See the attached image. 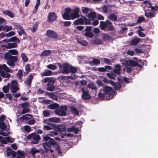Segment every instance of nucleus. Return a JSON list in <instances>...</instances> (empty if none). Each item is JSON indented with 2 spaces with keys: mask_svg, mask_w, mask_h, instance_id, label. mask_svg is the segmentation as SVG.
Returning a JSON list of instances; mask_svg holds the SVG:
<instances>
[{
  "mask_svg": "<svg viewBox=\"0 0 158 158\" xmlns=\"http://www.w3.org/2000/svg\"><path fill=\"white\" fill-rule=\"evenodd\" d=\"M103 91L106 95V99L109 100L112 98L115 92L113 89L111 87L108 86H104L103 88Z\"/></svg>",
  "mask_w": 158,
  "mask_h": 158,
  "instance_id": "obj_4",
  "label": "nucleus"
},
{
  "mask_svg": "<svg viewBox=\"0 0 158 158\" xmlns=\"http://www.w3.org/2000/svg\"><path fill=\"white\" fill-rule=\"evenodd\" d=\"M33 77V75L31 74L29 76L28 78L27 79V81L26 83V84L28 86H30L31 85Z\"/></svg>",
  "mask_w": 158,
  "mask_h": 158,
  "instance_id": "obj_26",
  "label": "nucleus"
},
{
  "mask_svg": "<svg viewBox=\"0 0 158 158\" xmlns=\"http://www.w3.org/2000/svg\"><path fill=\"white\" fill-rule=\"evenodd\" d=\"M18 53V52L16 49H11L5 55V58L7 60V63L10 66H13L15 65L14 62L17 60V57L15 56H12V55H16Z\"/></svg>",
  "mask_w": 158,
  "mask_h": 158,
  "instance_id": "obj_2",
  "label": "nucleus"
},
{
  "mask_svg": "<svg viewBox=\"0 0 158 158\" xmlns=\"http://www.w3.org/2000/svg\"><path fill=\"white\" fill-rule=\"evenodd\" d=\"M24 129L26 131L28 132H30L31 131V128L28 125L24 126Z\"/></svg>",
  "mask_w": 158,
  "mask_h": 158,
  "instance_id": "obj_57",
  "label": "nucleus"
},
{
  "mask_svg": "<svg viewBox=\"0 0 158 158\" xmlns=\"http://www.w3.org/2000/svg\"><path fill=\"white\" fill-rule=\"evenodd\" d=\"M39 152H40V151L39 150L36 149L35 147L32 148L30 152V153L33 156L35 155L36 153Z\"/></svg>",
  "mask_w": 158,
  "mask_h": 158,
  "instance_id": "obj_43",
  "label": "nucleus"
},
{
  "mask_svg": "<svg viewBox=\"0 0 158 158\" xmlns=\"http://www.w3.org/2000/svg\"><path fill=\"white\" fill-rule=\"evenodd\" d=\"M51 53V51L48 50H45L41 53L40 56H46L49 55Z\"/></svg>",
  "mask_w": 158,
  "mask_h": 158,
  "instance_id": "obj_36",
  "label": "nucleus"
},
{
  "mask_svg": "<svg viewBox=\"0 0 158 158\" xmlns=\"http://www.w3.org/2000/svg\"><path fill=\"white\" fill-rule=\"evenodd\" d=\"M15 27L19 35H21L25 33L24 30L22 26L19 24H16Z\"/></svg>",
  "mask_w": 158,
  "mask_h": 158,
  "instance_id": "obj_19",
  "label": "nucleus"
},
{
  "mask_svg": "<svg viewBox=\"0 0 158 158\" xmlns=\"http://www.w3.org/2000/svg\"><path fill=\"white\" fill-rule=\"evenodd\" d=\"M59 106V105L58 104L56 103H55L50 105L48 106V108L51 110H55L58 109Z\"/></svg>",
  "mask_w": 158,
  "mask_h": 158,
  "instance_id": "obj_28",
  "label": "nucleus"
},
{
  "mask_svg": "<svg viewBox=\"0 0 158 158\" xmlns=\"http://www.w3.org/2000/svg\"><path fill=\"white\" fill-rule=\"evenodd\" d=\"M27 138L29 139H32L33 140L31 142V143L34 144L38 143L40 139V136L35 133H32L28 135Z\"/></svg>",
  "mask_w": 158,
  "mask_h": 158,
  "instance_id": "obj_7",
  "label": "nucleus"
},
{
  "mask_svg": "<svg viewBox=\"0 0 158 158\" xmlns=\"http://www.w3.org/2000/svg\"><path fill=\"white\" fill-rule=\"evenodd\" d=\"M55 131H51L50 133L49 134V135L51 136H53L55 135H57L59 131L60 134H62L63 133H64L65 131V128L64 127H62L61 126H57L55 124V127L54 128Z\"/></svg>",
  "mask_w": 158,
  "mask_h": 158,
  "instance_id": "obj_6",
  "label": "nucleus"
},
{
  "mask_svg": "<svg viewBox=\"0 0 158 158\" xmlns=\"http://www.w3.org/2000/svg\"><path fill=\"white\" fill-rule=\"evenodd\" d=\"M30 110L27 108H23L21 112V114H24L27 113L29 112Z\"/></svg>",
  "mask_w": 158,
  "mask_h": 158,
  "instance_id": "obj_61",
  "label": "nucleus"
},
{
  "mask_svg": "<svg viewBox=\"0 0 158 158\" xmlns=\"http://www.w3.org/2000/svg\"><path fill=\"white\" fill-rule=\"evenodd\" d=\"M12 85L10 87V91L13 93H16L18 90L19 87L17 86V82L15 81H12Z\"/></svg>",
  "mask_w": 158,
  "mask_h": 158,
  "instance_id": "obj_15",
  "label": "nucleus"
},
{
  "mask_svg": "<svg viewBox=\"0 0 158 158\" xmlns=\"http://www.w3.org/2000/svg\"><path fill=\"white\" fill-rule=\"evenodd\" d=\"M81 90L82 92V98L84 100H89L91 98V96L88 91L85 90L84 87L82 88Z\"/></svg>",
  "mask_w": 158,
  "mask_h": 158,
  "instance_id": "obj_11",
  "label": "nucleus"
},
{
  "mask_svg": "<svg viewBox=\"0 0 158 158\" xmlns=\"http://www.w3.org/2000/svg\"><path fill=\"white\" fill-rule=\"evenodd\" d=\"M100 63V61L97 59H94L92 61H90L89 64L91 65H98Z\"/></svg>",
  "mask_w": 158,
  "mask_h": 158,
  "instance_id": "obj_33",
  "label": "nucleus"
},
{
  "mask_svg": "<svg viewBox=\"0 0 158 158\" xmlns=\"http://www.w3.org/2000/svg\"><path fill=\"white\" fill-rule=\"evenodd\" d=\"M46 34L49 37L56 38L58 37V35L55 32L51 30H47Z\"/></svg>",
  "mask_w": 158,
  "mask_h": 158,
  "instance_id": "obj_18",
  "label": "nucleus"
},
{
  "mask_svg": "<svg viewBox=\"0 0 158 158\" xmlns=\"http://www.w3.org/2000/svg\"><path fill=\"white\" fill-rule=\"evenodd\" d=\"M50 111L48 110H44L43 111V114L44 117H49L51 114L50 113Z\"/></svg>",
  "mask_w": 158,
  "mask_h": 158,
  "instance_id": "obj_45",
  "label": "nucleus"
},
{
  "mask_svg": "<svg viewBox=\"0 0 158 158\" xmlns=\"http://www.w3.org/2000/svg\"><path fill=\"white\" fill-rule=\"evenodd\" d=\"M17 74L18 76L19 79L22 80L23 77L22 71L21 70H19Z\"/></svg>",
  "mask_w": 158,
  "mask_h": 158,
  "instance_id": "obj_52",
  "label": "nucleus"
},
{
  "mask_svg": "<svg viewBox=\"0 0 158 158\" xmlns=\"http://www.w3.org/2000/svg\"><path fill=\"white\" fill-rule=\"evenodd\" d=\"M102 89L100 90V92H99L98 96V97L101 100H103L105 97L106 95L104 94V93L103 94L101 92L102 91Z\"/></svg>",
  "mask_w": 158,
  "mask_h": 158,
  "instance_id": "obj_42",
  "label": "nucleus"
},
{
  "mask_svg": "<svg viewBox=\"0 0 158 158\" xmlns=\"http://www.w3.org/2000/svg\"><path fill=\"white\" fill-rule=\"evenodd\" d=\"M56 65L49 64L47 66V68L50 69H55L57 68L56 66L59 67L60 69H76V68H74L69 64L65 63L61 64L59 63H57L55 64Z\"/></svg>",
  "mask_w": 158,
  "mask_h": 158,
  "instance_id": "obj_3",
  "label": "nucleus"
},
{
  "mask_svg": "<svg viewBox=\"0 0 158 158\" xmlns=\"http://www.w3.org/2000/svg\"><path fill=\"white\" fill-rule=\"evenodd\" d=\"M51 80H54L52 79H51L48 77H45L43 80V82L45 83L47 82L49 83L50 81H51Z\"/></svg>",
  "mask_w": 158,
  "mask_h": 158,
  "instance_id": "obj_60",
  "label": "nucleus"
},
{
  "mask_svg": "<svg viewBox=\"0 0 158 158\" xmlns=\"http://www.w3.org/2000/svg\"><path fill=\"white\" fill-rule=\"evenodd\" d=\"M81 10L82 12L84 14H87L90 11V9L85 7H82Z\"/></svg>",
  "mask_w": 158,
  "mask_h": 158,
  "instance_id": "obj_40",
  "label": "nucleus"
},
{
  "mask_svg": "<svg viewBox=\"0 0 158 158\" xmlns=\"http://www.w3.org/2000/svg\"><path fill=\"white\" fill-rule=\"evenodd\" d=\"M29 103L27 102H23L21 104V106L22 108H27L28 106Z\"/></svg>",
  "mask_w": 158,
  "mask_h": 158,
  "instance_id": "obj_53",
  "label": "nucleus"
},
{
  "mask_svg": "<svg viewBox=\"0 0 158 158\" xmlns=\"http://www.w3.org/2000/svg\"><path fill=\"white\" fill-rule=\"evenodd\" d=\"M3 13L6 15H7L10 17H13L14 16V14L11 12L8 11L6 10L3 12Z\"/></svg>",
  "mask_w": 158,
  "mask_h": 158,
  "instance_id": "obj_39",
  "label": "nucleus"
},
{
  "mask_svg": "<svg viewBox=\"0 0 158 158\" xmlns=\"http://www.w3.org/2000/svg\"><path fill=\"white\" fill-rule=\"evenodd\" d=\"M48 119L50 122L56 123L59 122L60 120V118L55 117L50 118Z\"/></svg>",
  "mask_w": 158,
  "mask_h": 158,
  "instance_id": "obj_35",
  "label": "nucleus"
},
{
  "mask_svg": "<svg viewBox=\"0 0 158 158\" xmlns=\"http://www.w3.org/2000/svg\"><path fill=\"white\" fill-rule=\"evenodd\" d=\"M4 139L1 140V142L2 143L6 144L7 143V142L11 143L13 142V141L10 140V137L9 136L5 137Z\"/></svg>",
  "mask_w": 158,
  "mask_h": 158,
  "instance_id": "obj_31",
  "label": "nucleus"
},
{
  "mask_svg": "<svg viewBox=\"0 0 158 158\" xmlns=\"http://www.w3.org/2000/svg\"><path fill=\"white\" fill-rule=\"evenodd\" d=\"M70 110L72 113L74 114L76 116L79 115V111L75 107L72 106H71Z\"/></svg>",
  "mask_w": 158,
  "mask_h": 158,
  "instance_id": "obj_34",
  "label": "nucleus"
},
{
  "mask_svg": "<svg viewBox=\"0 0 158 158\" xmlns=\"http://www.w3.org/2000/svg\"><path fill=\"white\" fill-rule=\"evenodd\" d=\"M114 6L112 5H109L108 6V7L106 5H104L101 8L98 9L99 11H103L104 13H107L108 12V10L111 11V10L110 8L114 7Z\"/></svg>",
  "mask_w": 158,
  "mask_h": 158,
  "instance_id": "obj_17",
  "label": "nucleus"
},
{
  "mask_svg": "<svg viewBox=\"0 0 158 158\" xmlns=\"http://www.w3.org/2000/svg\"><path fill=\"white\" fill-rule=\"evenodd\" d=\"M72 12L73 13L71 14V19L73 20L80 17V15L79 14L80 12L79 8L76 7L74 9H72Z\"/></svg>",
  "mask_w": 158,
  "mask_h": 158,
  "instance_id": "obj_12",
  "label": "nucleus"
},
{
  "mask_svg": "<svg viewBox=\"0 0 158 158\" xmlns=\"http://www.w3.org/2000/svg\"><path fill=\"white\" fill-rule=\"evenodd\" d=\"M2 90L3 92L5 93H6L9 92V87L7 85H5L2 88Z\"/></svg>",
  "mask_w": 158,
  "mask_h": 158,
  "instance_id": "obj_51",
  "label": "nucleus"
},
{
  "mask_svg": "<svg viewBox=\"0 0 158 158\" xmlns=\"http://www.w3.org/2000/svg\"><path fill=\"white\" fill-rule=\"evenodd\" d=\"M85 35L86 36L90 38L93 36V34L92 33L89 32H86L85 33Z\"/></svg>",
  "mask_w": 158,
  "mask_h": 158,
  "instance_id": "obj_63",
  "label": "nucleus"
},
{
  "mask_svg": "<svg viewBox=\"0 0 158 158\" xmlns=\"http://www.w3.org/2000/svg\"><path fill=\"white\" fill-rule=\"evenodd\" d=\"M100 23L101 29L103 30L105 28H107L108 26L110 24L111 22L107 20L106 22L101 21Z\"/></svg>",
  "mask_w": 158,
  "mask_h": 158,
  "instance_id": "obj_22",
  "label": "nucleus"
},
{
  "mask_svg": "<svg viewBox=\"0 0 158 158\" xmlns=\"http://www.w3.org/2000/svg\"><path fill=\"white\" fill-rule=\"evenodd\" d=\"M55 124L49 123L48 125H44L43 127L44 130H50L51 129H53L54 131Z\"/></svg>",
  "mask_w": 158,
  "mask_h": 158,
  "instance_id": "obj_20",
  "label": "nucleus"
},
{
  "mask_svg": "<svg viewBox=\"0 0 158 158\" xmlns=\"http://www.w3.org/2000/svg\"><path fill=\"white\" fill-rule=\"evenodd\" d=\"M84 20L83 17L80 18L76 20L73 22V23L75 25L83 24H84Z\"/></svg>",
  "mask_w": 158,
  "mask_h": 158,
  "instance_id": "obj_25",
  "label": "nucleus"
},
{
  "mask_svg": "<svg viewBox=\"0 0 158 158\" xmlns=\"http://www.w3.org/2000/svg\"><path fill=\"white\" fill-rule=\"evenodd\" d=\"M109 19L112 21H114L116 20L117 17L115 15L112 14L109 16Z\"/></svg>",
  "mask_w": 158,
  "mask_h": 158,
  "instance_id": "obj_49",
  "label": "nucleus"
},
{
  "mask_svg": "<svg viewBox=\"0 0 158 158\" xmlns=\"http://www.w3.org/2000/svg\"><path fill=\"white\" fill-rule=\"evenodd\" d=\"M50 81L46 85H43L42 86L43 88L44 89H45H45L48 91H53L55 89L54 84L55 81Z\"/></svg>",
  "mask_w": 158,
  "mask_h": 158,
  "instance_id": "obj_9",
  "label": "nucleus"
},
{
  "mask_svg": "<svg viewBox=\"0 0 158 158\" xmlns=\"http://www.w3.org/2000/svg\"><path fill=\"white\" fill-rule=\"evenodd\" d=\"M2 70H0V75L2 77L4 78H9L10 76V74L9 73H6L4 71H2Z\"/></svg>",
  "mask_w": 158,
  "mask_h": 158,
  "instance_id": "obj_30",
  "label": "nucleus"
},
{
  "mask_svg": "<svg viewBox=\"0 0 158 158\" xmlns=\"http://www.w3.org/2000/svg\"><path fill=\"white\" fill-rule=\"evenodd\" d=\"M67 110V107L66 106L60 107L59 109H56L55 110V113L57 115L60 116H65L66 115L65 111Z\"/></svg>",
  "mask_w": 158,
  "mask_h": 158,
  "instance_id": "obj_8",
  "label": "nucleus"
},
{
  "mask_svg": "<svg viewBox=\"0 0 158 158\" xmlns=\"http://www.w3.org/2000/svg\"><path fill=\"white\" fill-rule=\"evenodd\" d=\"M87 17L90 20L92 21L96 18V14L94 12H91L87 15Z\"/></svg>",
  "mask_w": 158,
  "mask_h": 158,
  "instance_id": "obj_24",
  "label": "nucleus"
},
{
  "mask_svg": "<svg viewBox=\"0 0 158 158\" xmlns=\"http://www.w3.org/2000/svg\"><path fill=\"white\" fill-rule=\"evenodd\" d=\"M102 37L104 40H110V36L106 34H102Z\"/></svg>",
  "mask_w": 158,
  "mask_h": 158,
  "instance_id": "obj_46",
  "label": "nucleus"
},
{
  "mask_svg": "<svg viewBox=\"0 0 158 158\" xmlns=\"http://www.w3.org/2000/svg\"><path fill=\"white\" fill-rule=\"evenodd\" d=\"M96 83L99 86H103L104 85V83L101 81L97 80Z\"/></svg>",
  "mask_w": 158,
  "mask_h": 158,
  "instance_id": "obj_62",
  "label": "nucleus"
},
{
  "mask_svg": "<svg viewBox=\"0 0 158 158\" xmlns=\"http://www.w3.org/2000/svg\"><path fill=\"white\" fill-rule=\"evenodd\" d=\"M121 70H113L111 73H107L106 75L110 79H114L116 77V75H120Z\"/></svg>",
  "mask_w": 158,
  "mask_h": 158,
  "instance_id": "obj_10",
  "label": "nucleus"
},
{
  "mask_svg": "<svg viewBox=\"0 0 158 158\" xmlns=\"http://www.w3.org/2000/svg\"><path fill=\"white\" fill-rule=\"evenodd\" d=\"M21 56L22 60L24 62H27L28 61V59L26 54L24 53H22L21 54Z\"/></svg>",
  "mask_w": 158,
  "mask_h": 158,
  "instance_id": "obj_37",
  "label": "nucleus"
},
{
  "mask_svg": "<svg viewBox=\"0 0 158 158\" xmlns=\"http://www.w3.org/2000/svg\"><path fill=\"white\" fill-rule=\"evenodd\" d=\"M13 30V28L12 26L8 25H6L4 26V31L6 32H8Z\"/></svg>",
  "mask_w": 158,
  "mask_h": 158,
  "instance_id": "obj_41",
  "label": "nucleus"
},
{
  "mask_svg": "<svg viewBox=\"0 0 158 158\" xmlns=\"http://www.w3.org/2000/svg\"><path fill=\"white\" fill-rule=\"evenodd\" d=\"M83 19H84V22L85 23V24H91V23L90 22V20L86 18V17H83Z\"/></svg>",
  "mask_w": 158,
  "mask_h": 158,
  "instance_id": "obj_55",
  "label": "nucleus"
},
{
  "mask_svg": "<svg viewBox=\"0 0 158 158\" xmlns=\"http://www.w3.org/2000/svg\"><path fill=\"white\" fill-rule=\"evenodd\" d=\"M33 118V116L31 114H27L25 115H23L22 116V117H21L20 118V119H22H22L23 120H28L32 118Z\"/></svg>",
  "mask_w": 158,
  "mask_h": 158,
  "instance_id": "obj_27",
  "label": "nucleus"
},
{
  "mask_svg": "<svg viewBox=\"0 0 158 158\" xmlns=\"http://www.w3.org/2000/svg\"><path fill=\"white\" fill-rule=\"evenodd\" d=\"M38 26V23H35L33 26V28L31 30L33 32L37 30Z\"/></svg>",
  "mask_w": 158,
  "mask_h": 158,
  "instance_id": "obj_59",
  "label": "nucleus"
},
{
  "mask_svg": "<svg viewBox=\"0 0 158 158\" xmlns=\"http://www.w3.org/2000/svg\"><path fill=\"white\" fill-rule=\"evenodd\" d=\"M120 61L122 65L128 68H130L131 67H133L137 65V62L131 60H126L121 59Z\"/></svg>",
  "mask_w": 158,
  "mask_h": 158,
  "instance_id": "obj_5",
  "label": "nucleus"
},
{
  "mask_svg": "<svg viewBox=\"0 0 158 158\" xmlns=\"http://www.w3.org/2000/svg\"><path fill=\"white\" fill-rule=\"evenodd\" d=\"M46 94L48 95L52 99L55 100H57L58 98L57 96L55 95L53 93L46 92Z\"/></svg>",
  "mask_w": 158,
  "mask_h": 158,
  "instance_id": "obj_29",
  "label": "nucleus"
},
{
  "mask_svg": "<svg viewBox=\"0 0 158 158\" xmlns=\"http://www.w3.org/2000/svg\"><path fill=\"white\" fill-rule=\"evenodd\" d=\"M15 34V32L13 31H11L9 33L6 34V36L8 37H10L11 36L14 35Z\"/></svg>",
  "mask_w": 158,
  "mask_h": 158,
  "instance_id": "obj_56",
  "label": "nucleus"
},
{
  "mask_svg": "<svg viewBox=\"0 0 158 158\" xmlns=\"http://www.w3.org/2000/svg\"><path fill=\"white\" fill-rule=\"evenodd\" d=\"M109 83L115 90H119L121 88V84L118 82H114L112 81L109 80Z\"/></svg>",
  "mask_w": 158,
  "mask_h": 158,
  "instance_id": "obj_16",
  "label": "nucleus"
},
{
  "mask_svg": "<svg viewBox=\"0 0 158 158\" xmlns=\"http://www.w3.org/2000/svg\"><path fill=\"white\" fill-rule=\"evenodd\" d=\"M65 12L62 15V17L65 19H71L70 15L72 12V9L68 8L65 9Z\"/></svg>",
  "mask_w": 158,
  "mask_h": 158,
  "instance_id": "obj_13",
  "label": "nucleus"
},
{
  "mask_svg": "<svg viewBox=\"0 0 158 158\" xmlns=\"http://www.w3.org/2000/svg\"><path fill=\"white\" fill-rule=\"evenodd\" d=\"M43 139L45 141L43 143L45 152H48L49 151L51 153L53 152L54 151L51 148V147H52L58 151L59 154H62V152L60 151V147L54 139L52 138L48 135H46L43 137Z\"/></svg>",
  "mask_w": 158,
  "mask_h": 158,
  "instance_id": "obj_1",
  "label": "nucleus"
},
{
  "mask_svg": "<svg viewBox=\"0 0 158 158\" xmlns=\"http://www.w3.org/2000/svg\"><path fill=\"white\" fill-rule=\"evenodd\" d=\"M40 5V0H37L36 5L35 6V10H34L33 13H35L37 12V10Z\"/></svg>",
  "mask_w": 158,
  "mask_h": 158,
  "instance_id": "obj_44",
  "label": "nucleus"
},
{
  "mask_svg": "<svg viewBox=\"0 0 158 158\" xmlns=\"http://www.w3.org/2000/svg\"><path fill=\"white\" fill-rule=\"evenodd\" d=\"M16 45L15 43H10L7 44L6 47L9 48H12L15 47Z\"/></svg>",
  "mask_w": 158,
  "mask_h": 158,
  "instance_id": "obj_48",
  "label": "nucleus"
},
{
  "mask_svg": "<svg viewBox=\"0 0 158 158\" xmlns=\"http://www.w3.org/2000/svg\"><path fill=\"white\" fill-rule=\"evenodd\" d=\"M10 41H16L17 42H19V40L16 37H12L10 39Z\"/></svg>",
  "mask_w": 158,
  "mask_h": 158,
  "instance_id": "obj_58",
  "label": "nucleus"
},
{
  "mask_svg": "<svg viewBox=\"0 0 158 158\" xmlns=\"http://www.w3.org/2000/svg\"><path fill=\"white\" fill-rule=\"evenodd\" d=\"M145 15L149 18H152L154 16V14L153 11H148L145 12Z\"/></svg>",
  "mask_w": 158,
  "mask_h": 158,
  "instance_id": "obj_32",
  "label": "nucleus"
},
{
  "mask_svg": "<svg viewBox=\"0 0 158 158\" xmlns=\"http://www.w3.org/2000/svg\"><path fill=\"white\" fill-rule=\"evenodd\" d=\"M6 126L3 122H0V128L2 129L6 128Z\"/></svg>",
  "mask_w": 158,
  "mask_h": 158,
  "instance_id": "obj_54",
  "label": "nucleus"
},
{
  "mask_svg": "<svg viewBox=\"0 0 158 158\" xmlns=\"http://www.w3.org/2000/svg\"><path fill=\"white\" fill-rule=\"evenodd\" d=\"M144 3L145 4V8H151V9L152 10L154 11L157 10L158 9V8L156 5H155L154 6H152L150 2L148 0H146L145 1Z\"/></svg>",
  "mask_w": 158,
  "mask_h": 158,
  "instance_id": "obj_14",
  "label": "nucleus"
},
{
  "mask_svg": "<svg viewBox=\"0 0 158 158\" xmlns=\"http://www.w3.org/2000/svg\"><path fill=\"white\" fill-rule=\"evenodd\" d=\"M35 121L34 119H31L29 120L27 122V123L30 125H32L35 123Z\"/></svg>",
  "mask_w": 158,
  "mask_h": 158,
  "instance_id": "obj_64",
  "label": "nucleus"
},
{
  "mask_svg": "<svg viewBox=\"0 0 158 158\" xmlns=\"http://www.w3.org/2000/svg\"><path fill=\"white\" fill-rule=\"evenodd\" d=\"M87 87L91 89L92 90H94L95 91H96L97 89V88L94 86L93 84H89L87 85Z\"/></svg>",
  "mask_w": 158,
  "mask_h": 158,
  "instance_id": "obj_47",
  "label": "nucleus"
},
{
  "mask_svg": "<svg viewBox=\"0 0 158 158\" xmlns=\"http://www.w3.org/2000/svg\"><path fill=\"white\" fill-rule=\"evenodd\" d=\"M140 39L139 38H135L132 40L131 42V45H135L137 44L139 41Z\"/></svg>",
  "mask_w": 158,
  "mask_h": 158,
  "instance_id": "obj_38",
  "label": "nucleus"
},
{
  "mask_svg": "<svg viewBox=\"0 0 158 158\" xmlns=\"http://www.w3.org/2000/svg\"><path fill=\"white\" fill-rule=\"evenodd\" d=\"M55 73L52 72L51 71L49 70H45L44 71L41 73L42 76H50L54 75Z\"/></svg>",
  "mask_w": 158,
  "mask_h": 158,
  "instance_id": "obj_23",
  "label": "nucleus"
},
{
  "mask_svg": "<svg viewBox=\"0 0 158 158\" xmlns=\"http://www.w3.org/2000/svg\"><path fill=\"white\" fill-rule=\"evenodd\" d=\"M77 42L80 44L84 46H86L88 45L87 43L85 40H77Z\"/></svg>",
  "mask_w": 158,
  "mask_h": 158,
  "instance_id": "obj_50",
  "label": "nucleus"
},
{
  "mask_svg": "<svg viewBox=\"0 0 158 158\" xmlns=\"http://www.w3.org/2000/svg\"><path fill=\"white\" fill-rule=\"evenodd\" d=\"M56 17L54 13L51 12L48 15V19L50 22H52L56 20Z\"/></svg>",
  "mask_w": 158,
  "mask_h": 158,
  "instance_id": "obj_21",
  "label": "nucleus"
}]
</instances>
